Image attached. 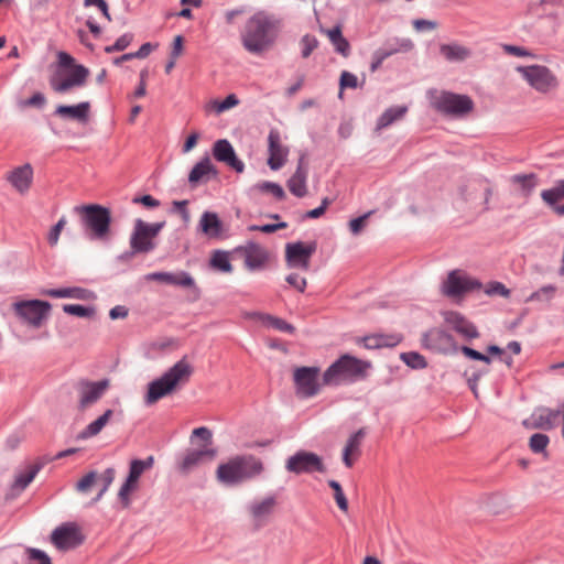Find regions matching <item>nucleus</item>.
Masks as SVG:
<instances>
[{
	"label": "nucleus",
	"instance_id": "obj_64",
	"mask_svg": "<svg viewBox=\"0 0 564 564\" xmlns=\"http://www.w3.org/2000/svg\"><path fill=\"white\" fill-rule=\"evenodd\" d=\"M285 281L299 292L303 293L306 289V279L300 276L297 273H290Z\"/></svg>",
	"mask_w": 564,
	"mask_h": 564
},
{
	"label": "nucleus",
	"instance_id": "obj_38",
	"mask_svg": "<svg viewBox=\"0 0 564 564\" xmlns=\"http://www.w3.org/2000/svg\"><path fill=\"white\" fill-rule=\"evenodd\" d=\"M510 181L513 184H519L523 196H530L538 185L539 177L535 173L529 174H514Z\"/></svg>",
	"mask_w": 564,
	"mask_h": 564
},
{
	"label": "nucleus",
	"instance_id": "obj_28",
	"mask_svg": "<svg viewBox=\"0 0 564 564\" xmlns=\"http://www.w3.org/2000/svg\"><path fill=\"white\" fill-rule=\"evenodd\" d=\"M89 101H82L77 105H58L54 110V116L86 123L89 119Z\"/></svg>",
	"mask_w": 564,
	"mask_h": 564
},
{
	"label": "nucleus",
	"instance_id": "obj_23",
	"mask_svg": "<svg viewBox=\"0 0 564 564\" xmlns=\"http://www.w3.org/2000/svg\"><path fill=\"white\" fill-rule=\"evenodd\" d=\"M306 156L307 154L305 152L300 154L296 170L286 182L289 191L299 198H302L307 194L306 181L308 175V165Z\"/></svg>",
	"mask_w": 564,
	"mask_h": 564
},
{
	"label": "nucleus",
	"instance_id": "obj_9",
	"mask_svg": "<svg viewBox=\"0 0 564 564\" xmlns=\"http://www.w3.org/2000/svg\"><path fill=\"white\" fill-rule=\"evenodd\" d=\"M321 368L317 366H300L293 370L295 393L300 398L308 399L319 393L324 386L319 382Z\"/></svg>",
	"mask_w": 564,
	"mask_h": 564
},
{
	"label": "nucleus",
	"instance_id": "obj_7",
	"mask_svg": "<svg viewBox=\"0 0 564 564\" xmlns=\"http://www.w3.org/2000/svg\"><path fill=\"white\" fill-rule=\"evenodd\" d=\"M12 310L21 321L39 328L47 319L52 305L39 299L21 300L12 304Z\"/></svg>",
	"mask_w": 564,
	"mask_h": 564
},
{
	"label": "nucleus",
	"instance_id": "obj_30",
	"mask_svg": "<svg viewBox=\"0 0 564 564\" xmlns=\"http://www.w3.org/2000/svg\"><path fill=\"white\" fill-rule=\"evenodd\" d=\"M366 434V429L360 427L348 437L343 449V463L346 467L350 468L354 465V459L350 457L351 454L360 455V444Z\"/></svg>",
	"mask_w": 564,
	"mask_h": 564
},
{
	"label": "nucleus",
	"instance_id": "obj_25",
	"mask_svg": "<svg viewBox=\"0 0 564 564\" xmlns=\"http://www.w3.org/2000/svg\"><path fill=\"white\" fill-rule=\"evenodd\" d=\"M40 294L53 299H76L82 301H89L96 299V294L94 291L82 286L44 289L40 292Z\"/></svg>",
	"mask_w": 564,
	"mask_h": 564
},
{
	"label": "nucleus",
	"instance_id": "obj_51",
	"mask_svg": "<svg viewBox=\"0 0 564 564\" xmlns=\"http://www.w3.org/2000/svg\"><path fill=\"white\" fill-rule=\"evenodd\" d=\"M300 44L302 46L301 56L303 58L310 57L312 52L317 48L318 40L315 35L305 34L301 37Z\"/></svg>",
	"mask_w": 564,
	"mask_h": 564
},
{
	"label": "nucleus",
	"instance_id": "obj_42",
	"mask_svg": "<svg viewBox=\"0 0 564 564\" xmlns=\"http://www.w3.org/2000/svg\"><path fill=\"white\" fill-rule=\"evenodd\" d=\"M550 443V437L544 433H534L529 438V448L534 454H543L544 457H547V445Z\"/></svg>",
	"mask_w": 564,
	"mask_h": 564
},
{
	"label": "nucleus",
	"instance_id": "obj_11",
	"mask_svg": "<svg viewBox=\"0 0 564 564\" xmlns=\"http://www.w3.org/2000/svg\"><path fill=\"white\" fill-rule=\"evenodd\" d=\"M285 469L295 475L326 471L323 458L316 453L305 449H300L290 456L286 459Z\"/></svg>",
	"mask_w": 564,
	"mask_h": 564
},
{
	"label": "nucleus",
	"instance_id": "obj_18",
	"mask_svg": "<svg viewBox=\"0 0 564 564\" xmlns=\"http://www.w3.org/2000/svg\"><path fill=\"white\" fill-rule=\"evenodd\" d=\"M219 177L218 169L212 163L208 154H205L197 163L194 164L188 173V184L191 188H196L200 184H207L212 180Z\"/></svg>",
	"mask_w": 564,
	"mask_h": 564
},
{
	"label": "nucleus",
	"instance_id": "obj_32",
	"mask_svg": "<svg viewBox=\"0 0 564 564\" xmlns=\"http://www.w3.org/2000/svg\"><path fill=\"white\" fill-rule=\"evenodd\" d=\"M171 285L189 289L191 290V302H196L202 297V291L197 286L194 278L187 271L174 272L173 281Z\"/></svg>",
	"mask_w": 564,
	"mask_h": 564
},
{
	"label": "nucleus",
	"instance_id": "obj_56",
	"mask_svg": "<svg viewBox=\"0 0 564 564\" xmlns=\"http://www.w3.org/2000/svg\"><path fill=\"white\" fill-rule=\"evenodd\" d=\"M97 480V471L90 470L85 474L77 482L76 489L79 492H87Z\"/></svg>",
	"mask_w": 564,
	"mask_h": 564
},
{
	"label": "nucleus",
	"instance_id": "obj_47",
	"mask_svg": "<svg viewBox=\"0 0 564 564\" xmlns=\"http://www.w3.org/2000/svg\"><path fill=\"white\" fill-rule=\"evenodd\" d=\"M239 102V98L236 94H228L224 99L213 100L212 107L217 113H221L236 107Z\"/></svg>",
	"mask_w": 564,
	"mask_h": 564
},
{
	"label": "nucleus",
	"instance_id": "obj_44",
	"mask_svg": "<svg viewBox=\"0 0 564 564\" xmlns=\"http://www.w3.org/2000/svg\"><path fill=\"white\" fill-rule=\"evenodd\" d=\"M556 292V286L553 284H546L540 288L539 290L532 292L527 299L525 302H550Z\"/></svg>",
	"mask_w": 564,
	"mask_h": 564
},
{
	"label": "nucleus",
	"instance_id": "obj_37",
	"mask_svg": "<svg viewBox=\"0 0 564 564\" xmlns=\"http://www.w3.org/2000/svg\"><path fill=\"white\" fill-rule=\"evenodd\" d=\"M276 505V498L274 495L267 496L262 501H254L250 505L249 511L252 518L260 519L269 516L273 512V508Z\"/></svg>",
	"mask_w": 564,
	"mask_h": 564
},
{
	"label": "nucleus",
	"instance_id": "obj_22",
	"mask_svg": "<svg viewBox=\"0 0 564 564\" xmlns=\"http://www.w3.org/2000/svg\"><path fill=\"white\" fill-rule=\"evenodd\" d=\"M109 387L110 380L108 378H104L98 381H83L78 408L84 410L87 406L95 404L102 398Z\"/></svg>",
	"mask_w": 564,
	"mask_h": 564
},
{
	"label": "nucleus",
	"instance_id": "obj_54",
	"mask_svg": "<svg viewBox=\"0 0 564 564\" xmlns=\"http://www.w3.org/2000/svg\"><path fill=\"white\" fill-rule=\"evenodd\" d=\"M372 213L373 210H370L349 220V230L354 236L359 235L365 229L368 218Z\"/></svg>",
	"mask_w": 564,
	"mask_h": 564
},
{
	"label": "nucleus",
	"instance_id": "obj_41",
	"mask_svg": "<svg viewBox=\"0 0 564 564\" xmlns=\"http://www.w3.org/2000/svg\"><path fill=\"white\" fill-rule=\"evenodd\" d=\"M252 188L262 193H270L276 200H283L286 197L284 188L275 182L261 181L254 184Z\"/></svg>",
	"mask_w": 564,
	"mask_h": 564
},
{
	"label": "nucleus",
	"instance_id": "obj_40",
	"mask_svg": "<svg viewBox=\"0 0 564 564\" xmlns=\"http://www.w3.org/2000/svg\"><path fill=\"white\" fill-rule=\"evenodd\" d=\"M400 359L413 370H422L429 366L426 358L417 351L401 352Z\"/></svg>",
	"mask_w": 564,
	"mask_h": 564
},
{
	"label": "nucleus",
	"instance_id": "obj_36",
	"mask_svg": "<svg viewBox=\"0 0 564 564\" xmlns=\"http://www.w3.org/2000/svg\"><path fill=\"white\" fill-rule=\"evenodd\" d=\"M209 267L221 273H231L234 267L230 262L229 252L225 250H214L209 258Z\"/></svg>",
	"mask_w": 564,
	"mask_h": 564
},
{
	"label": "nucleus",
	"instance_id": "obj_10",
	"mask_svg": "<svg viewBox=\"0 0 564 564\" xmlns=\"http://www.w3.org/2000/svg\"><path fill=\"white\" fill-rule=\"evenodd\" d=\"M50 539L57 550L68 551L80 546L86 536L76 522H64L52 531Z\"/></svg>",
	"mask_w": 564,
	"mask_h": 564
},
{
	"label": "nucleus",
	"instance_id": "obj_53",
	"mask_svg": "<svg viewBox=\"0 0 564 564\" xmlns=\"http://www.w3.org/2000/svg\"><path fill=\"white\" fill-rule=\"evenodd\" d=\"M458 350L467 358V359H470V360H476V361H481V362H485L487 365L491 364V358L489 356H487L486 354H482L469 346H466V345H463L460 347H458Z\"/></svg>",
	"mask_w": 564,
	"mask_h": 564
},
{
	"label": "nucleus",
	"instance_id": "obj_6",
	"mask_svg": "<svg viewBox=\"0 0 564 564\" xmlns=\"http://www.w3.org/2000/svg\"><path fill=\"white\" fill-rule=\"evenodd\" d=\"M433 108L445 116L460 118L474 110V100L468 95L442 90L431 101Z\"/></svg>",
	"mask_w": 564,
	"mask_h": 564
},
{
	"label": "nucleus",
	"instance_id": "obj_16",
	"mask_svg": "<svg viewBox=\"0 0 564 564\" xmlns=\"http://www.w3.org/2000/svg\"><path fill=\"white\" fill-rule=\"evenodd\" d=\"M217 454L215 448H187L178 454L175 459V469L178 474L186 476L198 467L207 457L213 459Z\"/></svg>",
	"mask_w": 564,
	"mask_h": 564
},
{
	"label": "nucleus",
	"instance_id": "obj_58",
	"mask_svg": "<svg viewBox=\"0 0 564 564\" xmlns=\"http://www.w3.org/2000/svg\"><path fill=\"white\" fill-rule=\"evenodd\" d=\"M132 203L142 205L147 209H154L161 206V202L150 194L134 196Z\"/></svg>",
	"mask_w": 564,
	"mask_h": 564
},
{
	"label": "nucleus",
	"instance_id": "obj_61",
	"mask_svg": "<svg viewBox=\"0 0 564 564\" xmlns=\"http://www.w3.org/2000/svg\"><path fill=\"white\" fill-rule=\"evenodd\" d=\"M378 341L381 344H386L383 348H392L399 345L403 340V336L401 334H377Z\"/></svg>",
	"mask_w": 564,
	"mask_h": 564
},
{
	"label": "nucleus",
	"instance_id": "obj_43",
	"mask_svg": "<svg viewBox=\"0 0 564 564\" xmlns=\"http://www.w3.org/2000/svg\"><path fill=\"white\" fill-rule=\"evenodd\" d=\"M63 312L67 315L79 318H91L96 310L94 306H86L83 304H64Z\"/></svg>",
	"mask_w": 564,
	"mask_h": 564
},
{
	"label": "nucleus",
	"instance_id": "obj_39",
	"mask_svg": "<svg viewBox=\"0 0 564 564\" xmlns=\"http://www.w3.org/2000/svg\"><path fill=\"white\" fill-rule=\"evenodd\" d=\"M541 197L550 207L564 199V180H558L552 188L542 191Z\"/></svg>",
	"mask_w": 564,
	"mask_h": 564
},
{
	"label": "nucleus",
	"instance_id": "obj_14",
	"mask_svg": "<svg viewBox=\"0 0 564 564\" xmlns=\"http://www.w3.org/2000/svg\"><path fill=\"white\" fill-rule=\"evenodd\" d=\"M89 75V69L84 65H75L67 72L64 76L61 72H55L48 79L51 88L58 94H64L68 91L73 87L84 86L87 77Z\"/></svg>",
	"mask_w": 564,
	"mask_h": 564
},
{
	"label": "nucleus",
	"instance_id": "obj_62",
	"mask_svg": "<svg viewBox=\"0 0 564 564\" xmlns=\"http://www.w3.org/2000/svg\"><path fill=\"white\" fill-rule=\"evenodd\" d=\"M393 52L394 51H387L383 48L377 50L373 54L372 62L370 64V70L375 72L376 69H378L382 65L383 61L391 56Z\"/></svg>",
	"mask_w": 564,
	"mask_h": 564
},
{
	"label": "nucleus",
	"instance_id": "obj_8",
	"mask_svg": "<svg viewBox=\"0 0 564 564\" xmlns=\"http://www.w3.org/2000/svg\"><path fill=\"white\" fill-rule=\"evenodd\" d=\"M516 70L538 93L547 94L558 85L556 76L545 65L518 66Z\"/></svg>",
	"mask_w": 564,
	"mask_h": 564
},
{
	"label": "nucleus",
	"instance_id": "obj_2",
	"mask_svg": "<svg viewBox=\"0 0 564 564\" xmlns=\"http://www.w3.org/2000/svg\"><path fill=\"white\" fill-rule=\"evenodd\" d=\"M372 368L370 360L360 359L349 352L341 354L323 372L322 384L339 387L341 384L364 381Z\"/></svg>",
	"mask_w": 564,
	"mask_h": 564
},
{
	"label": "nucleus",
	"instance_id": "obj_17",
	"mask_svg": "<svg viewBox=\"0 0 564 564\" xmlns=\"http://www.w3.org/2000/svg\"><path fill=\"white\" fill-rule=\"evenodd\" d=\"M289 148L281 143L280 131L272 128L268 135V160L267 164L272 171H279L284 166L289 156Z\"/></svg>",
	"mask_w": 564,
	"mask_h": 564
},
{
	"label": "nucleus",
	"instance_id": "obj_1",
	"mask_svg": "<svg viewBox=\"0 0 564 564\" xmlns=\"http://www.w3.org/2000/svg\"><path fill=\"white\" fill-rule=\"evenodd\" d=\"M282 19L265 10L254 12L240 33L243 48L256 55L269 51L276 43L281 33Z\"/></svg>",
	"mask_w": 564,
	"mask_h": 564
},
{
	"label": "nucleus",
	"instance_id": "obj_45",
	"mask_svg": "<svg viewBox=\"0 0 564 564\" xmlns=\"http://www.w3.org/2000/svg\"><path fill=\"white\" fill-rule=\"evenodd\" d=\"M441 53L448 59H464L468 56L469 52L466 47L457 44H443L441 45Z\"/></svg>",
	"mask_w": 564,
	"mask_h": 564
},
{
	"label": "nucleus",
	"instance_id": "obj_15",
	"mask_svg": "<svg viewBox=\"0 0 564 564\" xmlns=\"http://www.w3.org/2000/svg\"><path fill=\"white\" fill-rule=\"evenodd\" d=\"M317 241L312 240L303 242L301 240L295 242H288L285 245V261L291 268H301L307 270L310 267L311 258L317 250Z\"/></svg>",
	"mask_w": 564,
	"mask_h": 564
},
{
	"label": "nucleus",
	"instance_id": "obj_29",
	"mask_svg": "<svg viewBox=\"0 0 564 564\" xmlns=\"http://www.w3.org/2000/svg\"><path fill=\"white\" fill-rule=\"evenodd\" d=\"M33 169L30 163L13 169L8 177L12 186L22 194L31 187Z\"/></svg>",
	"mask_w": 564,
	"mask_h": 564
},
{
	"label": "nucleus",
	"instance_id": "obj_55",
	"mask_svg": "<svg viewBox=\"0 0 564 564\" xmlns=\"http://www.w3.org/2000/svg\"><path fill=\"white\" fill-rule=\"evenodd\" d=\"M330 203H332V199H329L328 197H324L322 199L321 205L318 207L305 212L302 215L301 219L302 220H305V219H317V218L322 217L326 213V209L328 208Z\"/></svg>",
	"mask_w": 564,
	"mask_h": 564
},
{
	"label": "nucleus",
	"instance_id": "obj_27",
	"mask_svg": "<svg viewBox=\"0 0 564 564\" xmlns=\"http://www.w3.org/2000/svg\"><path fill=\"white\" fill-rule=\"evenodd\" d=\"M51 462H53V458L48 455L39 456L33 464L28 465L23 471L19 473L12 488H18L21 491L24 490L33 481L37 473Z\"/></svg>",
	"mask_w": 564,
	"mask_h": 564
},
{
	"label": "nucleus",
	"instance_id": "obj_24",
	"mask_svg": "<svg viewBox=\"0 0 564 564\" xmlns=\"http://www.w3.org/2000/svg\"><path fill=\"white\" fill-rule=\"evenodd\" d=\"M235 252L243 253L246 267L253 271L264 267L269 256L268 252L257 242L250 240L246 246H238Z\"/></svg>",
	"mask_w": 564,
	"mask_h": 564
},
{
	"label": "nucleus",
	"instance_id": "obj_4",
	"mask_svg": "<svg viewBox=\"0 0 564 564\" xmlns=\"http://www.w3.org/2000/svg\"><path fill=\"white\" fill-rule=\"evenodd\" d=\"M193 372V367L185 358L176 361L161 377L148 383L144 394V404L150 406L172 394L181 384L188 382Z\"/></svg>",
	"mask_w": 564,
	"mask_h": 564
},
{
	"label": "nucleus",
	"instance_id": "obj_35",
	"mask_svg": "<svg viewBox=\"0 0 564 564\" xmlns=\"http://www.w3.org/2000/svg\"><path fill=\"white\" fill-rule=\"evenodd\" d=\"M408 112V107L402 106H391L387 108L377 119L376 129L382 130L390 124H392L398 119H401Z\"/></svg>",
	"mask_w": 564,
	"mask_h": 564
},
{
	"label": "nucleus",
	"instance_id": "obj_12",
	"mask_svg": "<svg viewBox=\"0 0 564 564\" xmlns=\"http://www.w3.org/2000/svg\"><path fill=\"white\" fill-rule=\"evenodd\" d=\"M481 289V281L467 274H460L458 270L451 271L442 283V292L448 297H459Z\"/></svg>",
	"mask_w": 564,
	"mask_h": 564
},
{
	"label": "nucleus",
	"instance_id": "obj_34",
	"mask_svg": "<svg viewBox=\"0 0 564 564\" xmlns=\"http://www.w3.org/2000/svg\"><path fill=\"white\" fill-rule=\"evenodd\" d=\"M326 34L334 45L335 52L340 54L344 57L349 56L350 54V44L348 40L343 35V30L340 24H336L332 29L326 31Z\"/></svg>",
	"mask_w": 564,
	"mask_h": 564
},
{
	"label": "nucleus",
	"instance_id": "obj_21",
	"mask_svg": "<svg viewBox=\"0 0 564 564\" xmlns=\"http://www.w3.org/2000/svg\"><path fill=\"white\" fill-rule=\"evenodd\" d=\"M154 237L145 228V221L137 218L133 224V229L130 235L129 245L133 246L141 254L150 253L156 248Z\"/></svg>",
	"mask_w": 564,
	"mask_h": 564
},
{
	"label": "nucleus",
	"instance_id": "obj_49",
	"mask_svg": "<svg viewBox=\"0 0 564 564\" xmlns=\"http://www.w3.org/2000/svg\"><path fill=\"white\" fill-rule=\"evenodd\" d=\"M484 291L489 296L499 295L501 297L508 299L511 295V290L508 289L500 281H490V282H488Z\"/></svg>",
	"mask_w": 564,
	"mask_h": 564
},
{
	"label": "nucleus",
	"instance_id": "obj_57",
	"mask_svg": "<svg viewBox=\"0 0 564 564\" xmlns=\"http://www.w3.org/2000/svg\"><path fill=\"white\" fill-rule=\"evenodd\" d=\"M359 83H358V77L348 72V70H343L340 76H339V88L341 90H345L347 88H350V89H356L358 87Z\"/></svg>",
	"mask_w": 564,
	"mask_h": 564
},
{
	"label": "nucleus",
	"instance_id": "obj_31",
	"mask_svg": "<svg viewBox=\"0 0 564 564\" xmlns=\"http://www.w3.org/2000/svg\"><path fill=\"white\" fill-rule=\"evenodd\" d=\"M112 416L113 410L107 409L101 415H99L96 420L90 422L84 430H82L78 433L77 438L88 440L98 435L102 431V429L109 423Z\"/></svg>",
	"mask_w": 564,
	"mask_h": 564
},
{
	"label": "nucleus",
	"instance_id": "obj_33",
	"mask_svg": "<svg viewBox=\"0 0 564 564\" xmlns=\"http://www.w3.org/2000/svg\"><path fill=\"white\" fill-rule=\"evenodd\" d=\"M258 321L268 328H273L288 334H295L296 328L285 319L271 315L269 313H256Z\"/></svg>",
	"mask_w": 564,
	"mask_h": 564
},
{
	"label": "nucleus",
	"instance_id": "obj_60",
	"mask_svg": "<svg viewBox=\"0 0 564 564\" xmlns=\"http://www.w3.org/2000/svg\"><path fill=\"white\" fill-rule=\"evenodd\" d=\"M503 51L516 57H534L535 55L524 46L506 44Z\"/></svg>",
	"mask_w": 564,
	"mask_h": 564
},
{
	"label": "nucleus",
	"instance_id": "obj_59",
	"mask_svg": "<svg viewBox=\"0 0 564 564\" xmlns=\"http://www.w3.org/2000/svg\"><path fill=\"white\" fill-rule=\"evenodd\" d=\"M66 224V219L65 217H62L55 225L52 226V228L50 229L48 231V235H47V243L51 246V247H54L58 239H59V235L64 228Z\"/></svg>",
	"mask_w": 564,
	"mask_h": 564
},
{
	"label": "nucleus",
	"instance_id": "obj_3",
	"mask_svg": "<svg viewBox=\"0 0 564 564\" xmlns=\"http://www.w3.org/2000/svg\"><path fill=\"white\" fill-rule=\"evenodd\" d=\"M264 471L263 462L252 454H240L218 465L216 479L227 487L239 486L259 478Z\"/></svg>",
	"mask_w": 564,
	"mask_h": 564
},
{
	"label": "nucleus",
	"instance_id": "obj_13",
	"mask_svg": "<svg viewBox=\"0 0 564 564\" xmlns=\"http://www.w3.org/2000/svg\"><path fill=\"white\" fill-rule=\"evenodd\" d=\"M422 346L426 349L448 355L458 351L454 336L441 327H432L421 337Z\"/></svg>",
	"mask_w": 564,
	"mask_h": 564
},
{
	"label": "nucleus",
	"instance_id": "obj_26",
	"mask_svg": "<svg viewBox=\"0 0 564 564\" xmlns=\"http://www.w3.org/2000/svg\"><path fill=\"white\" fill-rule=\"evenodd\" d=\"M197 231L209 239L220 238L224 231V223L217 213L206 210L200 216Z\"/></svg>",
	"mask_w": 564,
	"mask_h": 564
},
{
	"label": "nucleus",
	"instance_id": "obj_52",
	"mask_svg": "<svg viewBox=\"0 0 564 564\" xmlns=\"http://www.w3.org/2000/svg\"><path fill=\"white\" fill-rule=\"evenodd\" d=\"M28 560L36 561L39 564H53L51 556L43 550L28 546L25 547Z\"/></svg>",
	"mask_w": 564,
	"mask_h": 564
},
{
	"label": "nucleus",
	"instance_id": "obj_19",
	"mask_svg": "<svg viewBox=\"0 0 564 564\" xmlns=\"http://www.w3.org/2000/svg\"><path fill=\"white\" fill-rule=\"evenodd\" d=\"M212 153L217 162L225 163L236 173L245 171V163L238 158L232 144L227 139H218L214 142Z\"/></svg>",
	"mask_w": 564,
	"mask_h": 564
},
{
	"label": "nucleus",
	"instance_id": "obj_46",
	"mask_svg": "<svg viewBox=\"0 0 564 564\" xmlns=\"http://www.w3.org/2000/svg\"><path fill=\"white\" fill-rule=\"evenodd\" d=\"M547 413L545 415L541 414L539 417L534 420V422L531 424L532 429H539V430H551L554 426L553 421L558 416L560 411L558 410H546Z\"/></svg>",
	"mask_w": 564,
	"mask_h": 564
},
{
	"label": "nucleus",
	"instance_id": "obj_50",
	"mask_svg": "<svg viewBox=\"0 0 564 564\" xmlns=\"http://www.w3.org/2000/svg\"><path fill=\"white\" fill-rule=\"evenodd\" d=\"M133 37L134 35L131 32L123 33L116 40V42L112 45L106 46L105 52L111 54L115 52L124 51L131 44Z\"/></svg>",
	"mask_w": 564,
	"mask_h": 564
},
{
	"label": "nucleus",
	"instance_id": "obj_48",
	"mask_svg": "<svg viewBox=\"0 0 564 564\" xmlns=\"http://www.w3.org/2000/svg\"><path fill=\"white\" fill-rule=\"evenodd\" d=\"M327 484L329 488L334 491V499L336 501L337 507L341 511L346 512L348 510V500L345 496L341 485L339 484V481L335 479L328 480Z\"/></svg>",
	"mask_w": 564,
	"mask_h": 564
},
{
	"label": "nucleus",
	"instance_id": "obj_63",
	"mask_svg": "<svg viewBox=\"0 0 564 564\" xmlns=\"http://www.w3.org/2000/svg\"><path fill=\"white\" fill-rule=\"evenodd\" d=\"M135 489L132 486H129L127 482L123 481L121 485L119 492H118V499L121 502L123 508H129L131 505L130 495Z\"/></svg>",
	"mask_w": 564,
	"mask_h": 564
},
{
	"label": "nucleus",
	"instance_id": "obj_5",
	"mask_svg": "<svg viewBox=\"0 0 564 564\" xmlns=\"http://www.w3.org/2000/svg\"><path fill=\"white\" fill-rule=\"evenodd\" d=\"M80 215L85 237L91 241H108L111 234L112 214L109 207L93 203L75 207Z\"/></svg>",
	"mask_w": 564,
	"mask_h": 564
},
{
	"label": "nucleus",
	"instance_id": "obj_20",
	"mask_svg": "<svg viewBox=\"0 0 564 564\" xmlns=\"http://www.w3.org/2000/svg\"><path fill=\"white\" fill-rule=\"evenodd\" d=\"M443 317L444 322L465 339L473 340L480 336L477 326L460 312L446 311L443 313Z\"/></svg>",
	"mask_w": 564,
	"mask_h": 564
}]
</instances>
